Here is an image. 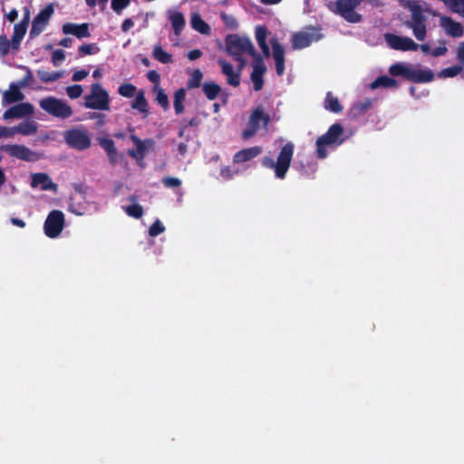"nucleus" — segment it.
Masks as SVG:
<instances>
[{
  "mask_svg": "<svg viewBox=\"0 0 464 464\" xmlns=\"http://www.w3.org/2000/svg\"><path fill=\"white\" fill-rule=\"evenodd\" d=\"M389 73L392 77H402L403 79L416 82L426 83L430 82L434 79V73L430 69H420L414 65L398 62L389 67Z\"/></svg>",
  "mask_w": 464,
  "mask_h": 464,
  "instance_id": "f257e3e1",
  "label": "nucleus"
},
{
  "mask_svg": "<svg viewBox=\"0 0 464 464\" xmlns=\"http://www.w3.org/2000/svg\"><path fill=\"white\" fill-rule=\"evenodd\" d=\"M294 150L295 145L289 141L282 147L276 161L272 158L266 156L262 159L261 164L264 168L274 169L275 175L277 179H284L291 166Z\"/></svg>",
  "mask_w": 464,
  "mask_h": 464,
  "instance_id": "f03ea898",
  "label": "nucleus"
},
{
  "mask_svg": "<svg viewBox=\"0 0 464 464\" xmlns=\"http://www.w3.org/2000/svg\"><path fill=\"white\" fill-rule=\"evenodd\" d=\"M343 127L341 123H334L329 127L327 131L318 137L315 142L316 155L319 159H325L328 155L327 147H337L343 143Z\"/></svg>",
  "mask_w": 464,
  "mask_h": 464,
  "instance_id": "7ed1b4c3",
  "label": "nucleus"
},
{
  "mask_svg": "<svg viewBox=\"0 0 464 464\" xmlns=\"http://www.w3.org/2000/svg\"><path fill=\"white\" fill-rule=\"evenodd\" d=\"M363 0H336L327 4V8L351 24L362 21V16L355 11Z\"/></svg>",
  "mask_w": 464,
  "mask_h": 464,
  "instance_id": "20e7f679",
  "label": "nucleus"
},
{
  "mask_svg": "<svg viewBox=\"0 0 464 464\" xmlns=\"http://www.w3.org/2000/svg\"><path fill=\"white\" fill-rule=\"evenodd\" d=\"M226 52L230 56H238L248 54L253 60L256 55H260L255 49L251 40L246 36H240L239 34H228L225 38Z\"/></svg>",
  "mask_w": 464,
  "mask_h": 464,
  "instance_id": "39448f33",
  "label": "nucleus"
},
{
  "mask_svg": "<svg viewBox=\"0 0 464 464\" xmlns=\"http://www.w3.org/2000/svg\"><path fill=\"white\" fill-rule=\"evenodd\" d=\"M39 106L48 114L63 120L70 118L73 113L72 107L66 102L53 96L40 100Z\"/></svg>",
  "mask_w": 464,
  "mask_h": 464,
  "instance_id": "423d86ee",
  "label": "nucleus"
},
{
  "mask_svg": "<svg viewBox=\"0 0 464 464\" xmlns=\"http://www.w3.org/2000/svg\"><path fill=\"white\" fill-rule=\"evenodd\" d=\"M271 121L269 114L264 111L262 106L254 109L248 118L247 127L242 131L241 137L244 140H247L256 135L260 127L267 129Z\"/></svg>",
  "mask_w": 464,
  "mask_h": 464,
  "instance_id": "0eeeda50",
  "label": "nucleus"
},
{
  "mask_svg": "<svg viewBox=\"0 0 464 464\" xmlns=\"http://www.w3.org/2000/svg\"><path fill=\"white\" fill-rule=\"evenodd\" d=\"M84 107L92 110L109 111L110 96L100 83L91 86V92L84 96Z\"/></svg>",
  "mask_w": 464,
  "mask_h": 464,
  "instance_id": "6e6552de",
  "label": "nucleus"
},
{
  "mask_svg": "<svg viewBox=\"0 0 464 464\" xmlns=\"http://www.w3.org/2000/svg\"><path fill=\"white\" fill-rule=\"evenodd\" d=\"M64 141L72 149L82 151L91 147L92 140L86 130L72 128L64 132Z\"/></svg>",
  "mask_w": 464,
  "mask_h": 464,
  "instance_id": "1a4fd4ad",
  "label": "nucleus"
},
{
  "mask_svg": "<svg viewBox=\"0 0 464 464\" xmlns=\"http://www.w3.org/2000/svg\"><path fill=\"white\" fill-rule=\"evenodd\" d=\"M411 12V21L406 22V26L412 29L413 34L419 41H423L427 35L426 16L422 9L418 5L410 6Z\"/></svg>",
  "mask_w": 464,
  "mask_h": 464,
  "instance_id": "9d476101",
  "label": "nucleus"
},
{
  "mask_svg": "<svg viewBox=\"0 0 464 464\" xmlns=\"http://www.w3.org/2000/svg\"><path fill=\"white\" fill-rule=\"evenodd\" d=\"M0 150L6 152L10 157L16 158L27 162H34L41 158L39 153L31 150L24 145L6 144L1 146Z\"/></svg>",
  "mask_w": 464,
  "mask_h": 464,
  "instance_id": "9b49d317",
  "label": "nucleus"
},
{
  "mask_svg": "<svg viewBox=\"0 0 464 464\" xmlns=\"http://www.w3.org/2000/svg\"><path fill=\"white\" fill-rule=\"evenodd\" d=\"M64 227V215L61 210L51 211L44 222V233L50 238L57 237Z\"/></svg>",
  "mask_w": 464,
  "mask_h": 464,
  "instance_id": "f8f14e48",
  "label": "nucleus"
},
{
  "mask_svg": "<svg viewBox=\"0 0 464 464\" xmlns=\"http://www.w3.org/2000/svg\"><path fill=\"white\" fill-rule=\"evenodd\" d=\"M53 12L54 9L53 4H49L34 16L29 33L30 38L33 39L44 32L45 27L48 25Z\"/></svg>",
  "mask_w": 464,
  "mask_h": 464,
  "instance_id": "ddd939ff",
  "label": "nucleus"
},
{
  "mask_svg": "<svg viewBox=\"0 0 464 464\" xmlns=\"http://www.w3.org/2000/svg\"><path fill=\"white\" fill-rule=\"evenodd\" d=\"M323 37L319 28L310 27L307 31L299 32L293 35L292 44L294 49L308 47L312 43L319 41Z\"/></svg>",
  "mask_w": 464,
  "mask_h": 464,
  "instance_id": "4468645a",
  "label": "nucleus"
},
{
  "mask_svg": "<svg viewBox=\"0 0 464 464\" xmlns=\"http://www.w3.org/2000/svg\"><path fill=\"white\" fill-rule=\"evenodd\" d=\"M384 39L387 44L393 50L399 51H416L419 44L411 38L406 36H399L394 34H385Z\"/></svg>",
  "mask_w": 464,
  "mask_h": 464,
  "instance_id": "2eb2a0df",
  "label": "nucleus"
},
{
  "mask_svg": "<svg viewBox=\"0 0 464 464\" xmlns=\"http://www.w3.org/2000/svg\"><path fill=\"white\" fill-rule=\"evenodd\" d=\"M253 71L250 74V79L254 85V90L258 92L263 89L264 79L263 76L266 72V67L264 63L262 55H256V59L252 62Z\"/></svg>",
  "mask_w": 464,
  "mask_h": 464,
  "instance_id": "dca6fc26",
  "label": "nucleus"
},
{
  "mask_svg": "<svg viewBox=\"0 0 464 464\" xmlns=\"http://www.w3.org/2000/svg\"><path fill=\"white\" fill-rule=\"evenodd\" d=\"M270 44L273 58L276 63V71L277 75L281 76L285 72V48L276 37L270 39Z\"/></svg>",
  "mask_w": 464,
  "mask_h": 464,
  "instance_id": "f3484780",
  "label": "nucleus"
},
{
  "mask_svg": "<svg viewBox=\"0 0 464 464\" xmlns=\"http://www.w3.org/2000/svg\"><path fill=\"white\" fill-rule=\"evenodd\" d=\"M34 113V106L29 102H23L7 109L3 115L5 120L22 118Z\"/></svg>",
  "mask_w": 464,
  "mask_h": 464,
  "instance_id": "a211bd4d",
  "label": "nucleus"
},
{
  "mask_svg": "<svg viewBox=\"0 0 464 464\" xmlns=\"http://www.w3.org/2000/svg\"><path fill=\"white\" fill-rule=\"evenodd\" d=\"M218 63L221 67V72L227 77V82L233 87L239 86L241 75L234 70L233 65L224 59H219Z\"/></svg>",
  "mask_w": 464,
  "mask_h": 464,
  "instance_id": "6ab92c4d",
  "label": "nucleus"
},
{
  "mask_svg": "<svg viewBox=\"0 0 464 464\" xmlns=\"http://www.w3.org/2000/svg\"><path fill=\"white\" fill-rule=\"evenodd\" d=\"M63 32L65 34H72L76 36L78 39L87 38L91 36L89 31V24L87 23L83 24H72L67 23L63 25Z\"/></svg>",
  "mask_w": 464,
  "mask_h": 464,
  "instance_id": "aec40b11",
  "label": "nucleus"
},
{
  "mask_svg": "<svg viewBox=\"0 0 464 464\" xmlns=\"http://www.w3.org/2000/svg\"><path fill=\"white\" fill-rule=\"evenodd\" d=\"M39 186L42 190H57V185L52 181L46 173L39 172L32 174L31 187L37 188Z\"/></svg>",
  "mask_w": 464,
  "mask_h": 464,
  "instance_id": "412c9836",
  "label": "nucleus"
},
{
  "mask_svg": "<svg viewBox=\"0 0 464 464\" xmlns=\"http://www.w3.org/2000/svg\"><path fill=\"white\" fill-rule=\"evenodd\" d=\"M261 153L262 148L260 146L246 148L235 153L233 162L235 164L244 163L255 159Z\"/></svg>",
  "mask_w": 464,
  "mask_h": 464,
  "instance_id": "4be33fe9",
  "label": "nucleus"
},
{
  "mask_svg": "<svg viewBox=\"0 0 464 464\" xmlns=\"http://www.w3.org/2000/svg\"><path fill=\"white\" fill-rule=\"evenodd\" d=\"M441 26L448 35L454 38L461 37L464 34V28L462 24L448 16L441 18Z\"/></svg>",
  "mask_w": 464,
  "mask_h": 464,
  "instance_id": "5701e85b",
  "label": "nucleus"
},
{
  "mask_svg": "<svg viewBox=\"0 0 464 464\" xmlns=\"http://www.w3.org/2000/svg\"><path fill=\"white\" fill-rule=\"evenodd\" d=\"M99 145L106 151L110 163L114 166L118 163V151L113 140L106 137L98 138Z\"/></svg>",
  "mask_w": 464,
  "mask_h": 464,
  "instance_id": "b1692460",
  "label": "nucleus"
},
{
  "mask_svg": "<svg viewBox=\"0 0 464 464\" xmlns=\"http://www.w3.org/2000/svg\"><path fill=\"white\" fill-rule=\"evenodd\" d=\"M168 18L176 35H179L185 27V18L182 13L176 10L168 11Z\"/></svg>",
  "mask_w": 464,
  "mask_h": 464,
  "instance_id": "393cba45",
  "label": "nucleus"
},
{
  "mask_svg": "<svg viewBox=\"0 0 464 464\" xmlns=\"http://www.w3.org/2000/svg\"><path fill=\"white\" fill-rule=\"evenodd\" d=\"M130 106L133 110L140 112L144 119L147 118L150 114L149 104L146 100L145 93L142 90L136 93L135 99L131 102Z\"/></svg>",
  "mask_w": 464,
  "mask_h": 464,
  "instance_id": "a878e982",
  "label": "nucleus"
},
{
  "mask_svg": "<svg viewBox=\"0 0 464 464\" xmlns=\"http://www.w3.org/2000/svg\"><path fill=\"white\" fill-rule=\"evenodd\" d=\"M3 99L5 103H14L21 102L24 99V93L20 91V86L15 83H11L9 90L4 92Z\"/></svg>",
  "mask_w": 464,
  "mask_h": 464,
  "instance_id": "bb28decb",
  "label": "nucleus"
},
{
  "mask_svg": "<svg viewBox=\"0 0 464 464\" xmlns=\"http://www.w3.org/2000/svg\"><path fill=\"white\" fill-rule=\"evenodd\" d=\"M398 88L399 82L397 80H395L393 77H390L387 75H382L377 77L372 83L371 88L372 89H377V88Z\"/></svg>",
  "mask_w": 464,
  "mask_h": 464,
  "instance_id": "cd10ccee",
  "label": "nucleus"
},
{
  "mask_svg": "<svg viewBox=\"0 0 464 464\" xmlns=\"http://www.w3.org/2000/svg\"><path fill=\"white\" fill-rule=\"evenodd\" d=\"M191 27L202 34H210V26L202 19L199 14L194 13L190 20Z\"/></svg>",
  "mask_w": 464,
  "mask_h": 464,
  "instance_id": "c85d7f7f",
  "label": "nucleus"
},
{
  "mask_svg": "<svg viewBox=\"0 0 464 464\" xmlns=\"http://www.w3.org/2000/svg\"><path fill=\"white\" fill-rule=\"evenodd\" d=\"M324 107L325 110L334 113H340L343 111V106L341 105L338 98L334 96L331 92L326 93Z\"/></svg>",
  "mask_w": 464,
  "mask_h": 464,
  "instance_id": "c756f323",
  "label": "nucleus"
},
{
  "mask_svg": "<svg viewBox=\"0 0 464 464\" xmlns=\"http://www.w3.org/2000/svg\"><path fill=\"white\" fill-rule=\"evenodd\" d=\"M372 106V101L365 99L364 101L355 102L350 109V116L358 118L363 115Z\"/></svg>",
  "mask_w": 464,
  "mask_h": 464,
  "instance_id": "7c9ffc66",
  "label": "nucleus"
},
{
  "mask_svg": "<svg viewBox=\"0 0 464 464\" xmlns=\"http://www.w3.org/2000/svg\"><path fill=\"white\" fill-rule=\"evenodd\" d=\"M202 91L209 101H213L220 93L221 87L214 82H205L202 84Z\"/></svg>",
  "mask_w": 464,
  "mask_h": 464,
  "instance_id": "2f4dec72",
  "label": "nucleus"
},
{
  "mask_svg": "<svg viewBox=\"0 0 464 464\" xmlns=\"http://www.w3.org/2000/svg\"><path fill=\"white\" fill-rule=\"evenodd\" d=\"M14 130L15 133H20L22 135H33L37 131V124L32 121H24L17 126H14Z\"/></svg>",
  "mask_w": 464,
  "mask_h": 464,
  "instance_id": "473e14b6",
  "label": "nucleus"
},
{
  "mask_svg": "<svg viewBox=\"0 0 464 464\" xmlns=\"http://www.w3.org/2000/svg\"><path fill=\"white\" fill-rule=\"evenodd\" d=\"M130 200L131 202H136L137 197L130 196ZM123 209L128 216L134 218L136 219H139L143 216V208L140 205L136 204V203L130 205V206H126L123 208Z\"/></svg>",
  "mask_w": 464,
  "mask_h": 464,
  "instance_id": "72a5a7b5",
  "label": "nucleus"
},
{
  "mask_svg": "<svg viewBox=\"0 0 464 464\" xmlns=\"http://www.w3.org/2000/svg\"><path fill=\"white\" fill-rule=\"evenodd\" d=\"M186 98V90L184 88H180L177 90L174 93V102L173 106L175 110V113L177 115L181 114L184 111L183 102Z\"/></svg>",
  "mask_w": 464,
  "mask_h": 464,
  "instance_id": "f704fd0d",
  "label": "nucleus"
},
{
  "mask_svg": "<svg viewBox=\"0 0 464 464\" xmlns=\"http://www.w3.org/2000/svg\"><path fill=\"white\" fill-rule=\"evenodd\" d=\"M152 56L154 59L161 63H170L173 62L172 55L163 50L160 45H155L152 51Z\"/></svg>",
  "mask_w": 464,
  "mask_h": 464,
  "instance_id": "c9c22d12",
  "label": "nucleus"
},
{
  "mask_svg": "<svg viewBox=\"0 0 464 464\" xmlns=\"http://www.w3.org/2000/svg\"><path fill=\"white\" fill-rule=\"evenodd\" d=\"M37 76L42 82H53L63 76V72H48L44 70H37Z\"/></svg>",
  "mask_w": 464,
  "mask_h": 464,
  "instance_id": "e433bc0d",
  "label": "nucleus"
},
{
  "mask_svg": "<svg viewBox=\"0 0 464 464\" xmlns=\"http://www.w3.org/2000/svg\"><path fill=\"white\" fill-rule=\"evenodd\" d=\"M146 143H149L151 145L153 143V141L151 140H142L139 144L136 145V150H129L128 154L131 158H134L137 160L143 159L146 154V151H147Z\"/></svg>",
  "mask_w": 464,
  "mask_h": 464,
  "instance_id": "4c0bfd02",
  "label": "nucleus"
},
{
  "mask_svg": "<svg viewBox=\"0 0 464 464\" xmlns=\"http://www.w3.org/2000/svg\"><path fill=\"white\" fill-rule=\"evenodd\" d=\"M203 73L199 69H195L187 82V88L188 90L198 88L201 85Z\"/></svg>",
  "mask_w": 464,
  "mask_h": 464,
  "instance_id": "58836bf2",
  "label": "nucleus"
},
{
  "mask_svg": "<svg viewBox=\"0 0 464 464\" xmlns=\"http://www.w3.org/2000/svg\"><path fill=\"white\" fill-rule=\"evenodd\" d=\"M136 90L132 83H122L118 88V93L122 97L130 98L135 95Z\"/></svg>",
  "mask_w": 464,
  "mask_h": 464,
  "instance_id": "ea45409f",
  "label": "nucleus"
},
{
  "mask_svg": "<svg viewBox=\"0 0 464 464\" xmlns=\"http://www.w3.org/2000/svg\"><path fill=\"white\" fill-rule=\"evenodd\" d=\"M155 89L157 91L156 101L164 110H168L169 108V102L164 90L157 87Z\"/></svg>",
  "mask_w": 464,
  "mask_h": 464,
  "instance_id": "a19ab883",
  "label": "nucleus"
},
{
  "mask_svg": "<svg viewBox=\"0 0 464 464\" xmlns=\"http://www.w3.org/2000/svg\"><path fill=\"white\" fill-rule=\"evenodd\" d=\"M463 68H464V66H462L460 64L445 68V69H443L440 72V76H442V77H455V76H457L459 73H460L462 72Z\"/></svg>",
  "mask_w": 464,
  "mask_h": 464,
  "instance_id": "79ce46f5",
  "label": "nucleus"
},
{
  "mask_svg": "<svg viewBox=\"0 0 464 464\" xmlns=\"http://www.w3.org/2000/svg\"><path fill=\"white\" fill-rule=\"evenodd\" d=\"M99 47L95 44H84L79 47V53L82 55H91L99 52Z\"/></svg>",
  "mask_w": 464,
  "mask_h": 464,
  "instance_id": "37998d69",
  "label": "nucleus"
},
{
  "mask_svg": "<svg viewBox=\"0 0 464 464\" xmlns=\"http://www.w3.org/2000/svg\"><path fill=\"white\" fill-rule=\"evenodd\" d=\"M255 35L257 44H263L266 42L267 28L265 25H258L256 27Z\"/></svg>",
  "mask_w": 464,
  "mask_h": 464,
  "instance_id": "c03bdc74",
  "label": "nucleus"
},
{
  "mask_svg": "<svg viewBox=\"0 0 464 464\" xmlns=\"http://www.w3.org/2000/svg\"><path fill=\"white\" fill-rule=\"evenodd\" d=\"M82 87L80 84H74L66 88L67 95L71 99H77L82 94Z\"/></svg>",
  "mask_w": 464,
  "mask_h": 464,
  "instance_id": "a18cd8bd",
  "label": "nucleus"
},
{
  "mask_svg": "<svg viewBox=\"0 0 464 464\" xmlns=\"http://www.w3.org/2000/svg\"><path fill=\"white\" fill-rule=\"evenodd\" d=\"M165 231V227L163 226V224L159 220L157 219L150 227L149 229V235L150 237H157L159 236L160 234L163 233Z\"/></svg>",
  "mask_w": 464,
  "mask_h": 464,
  "instance_id": "49530a36",
  "label": "nucleus"
},
{
  "mask_svg": "<svg viewBox=\"0 0 464 464\" xmlns=\"http://www.w3.org/2000/svg\"><path fill=\"white\" fill-rule=\"evenodd\" d=\"M130 0H111V8L115 13L120 14L121 11L130 5Z\"/></svg>",
  "mask_w": 464,
  "mask_h": 464,
  "instance_id": "de8ad7c7",
  "label": "nucleus"
},
{
  "mask_svg": "<svg viewBox=\"0 0 464 464\" xmlns=\"http://www.w3.org/2000/svg\"><path fill=\"white\" fill-rule=\"evenodd\" d=\"M166 188H179L181 185V180L175 177H164L161 180Z\"/></svg>",
  "mask_w": 464,
  "mask_h": 464,
  "instance_id": "09e8293b",
  "label": "nucleus"
},
{
  "mask_svg": "<svg viewBox=\"0 0 464 464\" xmlns=\"http://www.w3.org/2000/svg\"><path fill=\"white\" fill-rule=\"evenodd\" d=\"M221 19L228 28L237 29L238 24L233 15L223 13L221 14Z\"/></svg>",
  "mask_w": 464,
  "mask_h": 464,
  "instance_id": "8fccbe9b",
  "label": "nucleus"
},
{
  "mask_svg": "<svg viewBox=\"0 0 464 464\" xmlns=\"http://www.w3.org/2000/svg\"><path fill=\"white\" fill-rule=\"evenodd\" d=\"M9 41L5 34L0 35V56H5L9 53Z\"/></svg>",
  "mask_w": 464,
  "mask_h": 464,
  "instance_id": "3c124183",
  "label": "nucleus"
},
{
  "mask_svg": "<svg viewBox=\"0 0 464 464\" xmlns=\"http://www.w3.org/2000/svg\"><path fill=\"white\" fill-rule=\"evenodd\" d=\"M87 118L96 120V125L98 127H102L105 124V114L102 112H88Z\"/></svg>",
  "mask_w": 464,
  "mask_h": 464,
  "instance_id": "603ef678",
  "label": "nucleus"
},
{
  "mask_svg": "<svg viewBox=\"0 0 464 464\" xmlns=\"http://www.w3.org/2000/svg\"><path fill=\"white\" fill-rule=\"evenodd\" d=\"M27 28H28V25L24 24V23L19 22L18 24H14L13 34L24 38L26 34Z\"/></svg>",
  "mask_w": 464,
  "mask_h": 464,
  "instance_id": "864d4df0",
  "label": "nucleus"
},
{
  "mask_svg": "<svg viewBox=\"0 0 464 464\" xmlns=\"http://www.w3.org/2000/svg\"><path fill=\"white\" fill-rule=\"evenodd\" d=\"M447 52L448 48L446 47V42L441 41L440 46H438L431 51V55L434 57H440L445 55Z\"/></svg>",
  "mask_w": 464,
  "mask_h": 464,
  "instance_id": "5fc2aeb1",
  "label": "nucleus"
},
{
  "mask_svg": "<svg viewBox=\"0 0 464 464\" xmlns=\"http://www.w3.org/2000/svg\"><path fill=\"white\" fill-rule=\"evenodd\" d=\"M65 59V53L63 50L58 49L55 50L52 54V62L53 63L57 66L61 62H63Z\"/></svg>",
  "mask_w": 464,
  "mask_h": 464,
  "instance_id": "6e6d98bb",
  "label": "nucleus"
},
{
  "mask_svg": "<svg viewBox=\"0 0 464 464\" xmlns=\"http://www.w3.org/2000/svg\"><path fill=\"white\" fill-rule=\"evenodd\" d=\"M15 134L14 127L0 126V138H10Z\"/></svg>",
  "mask_w": 464,
  "mask_h": 464,
  "instance_id": "4d7b16f0",
  "label": "nucleus"
},
{
  "mask_svg": "<svg viewBox=\"0 0 464 464\" xmlns=\"http://www.w3.org/2000/svg\"><path fill=\"white\" fill-rule=\"evenodd\" d=\"M456 59L460 65L464 66V42H460L458 45Z\"/></svg>",
  "mask_w": 464,
  "mask_h": 464,
  "instance_id": "13d9d810",
  "label": "nucleus"
},
{
  "mask_svg": "<svg viewBox=\"0 0 464 464\" xmlns=\"http://www.w3.org/2000/svg\"><path fill=\"white\" fill-rule=\"evenodd\" d=\"M24 38L14 35H12L11 40L9 41V47L14 51H17L20 48L21 42Z\"/></svg>",
  "mask_w": 464,
  "mask_h": 464,
  "instance_id": "bf43d9fd",
  "label": "nucleus"
},
{
  "mask_svg": "<svg viewBox=\"0 0 464 464\" xmlns=\"http://www.w3.org/2000/svg\"><path fill=\"white\" fill-rule=\"evenodd\" d=\"M25 70H26V73L18 84L20 87H24V86L28 85L33 81L32 71L28 67H25Z\"/></svg>",
  "mask_w": 464,
  "mask_h": 464,
  "instance_id": "052dcab7",
  "label": "nucleus"
},
{
  "mask_svg": "<svg viewBox=\"0 0 464 464\" xmlns=\"http://www.w3.org/2000/svg\"><path fill=\"white\" fill-rule=\"evenodd\" d=\"M147 78L150 82H151L152 83H154L156 85H159L160 81V75L155 70H151V71L148 72Z\"/></svg>",
  "mask_w": 464,
  "mask_h": 464,
  "instance_id": "680f3d73",
  "label": "nucleus"
},
{
  "mask_svg": "<svg viewBox=\"0 0 464 464\" xmlns=\"http://www.w3.org/2000/svg\"><path fill=\"white\" fill-rule=\"evenodd\" d=\"M89 74V72L87 70H79V71H76L73 72L72 74V81L74 82H80L82 80H83L84 78H86Z\"/></svg>",
  "mask_w": 464,
  "mask_h": 464,
  "instance_id": "e2e57ef3",
  "label": "nucleus"
},
{
  "mask_svg": "<svg viewBox=\"0 0 464 464\" xmlns=\"http://www.w3.org/2000/svg\"><path fill=\"white\" fill-rule=\"evenodd\" d=\"M233 59L238 63L237 71L241 74L243 69L246 65V60L243 57V55L234 56Z\"/></svg>",
  "mask_w": 464,
  "mask_h": 464,
  "instance_id": "0e129e2a",
  "label": "nucleus"
},
{
  "mask_svg": "<svg viewBox=\"0 0 464 464\" xmlns=\"http://www.w3.org/2000/svg\"><path fill=\"white\" fill-rule=\"evenodd\" d=\"M202 52L199 49H193L189 51L187 54V57L190 61L197 60L202 56Z\"/></svg>",
  "mask_w": 464,
  "mask_h": 464,
  "instance_id": "69168bd1",
  "label": "nucleus"
},
{
  "mask_svg": "<svg viewBox=\"0 0 464 464\" xmlns=\"http://www.w3.org/2000/svg\"><path fill=\"white\" fill-rule=\"evenodd\" d=\"M134 25V23L133 21L130 19V18H126L122 24H121V30L122 32L126 33L128 32L130 28H132Z\"/></svg>",
  "mask_w": 464,
  "mask_h": 464,
  "instance_id": "338daca9",
  "label": "nucleus"
},
{
  "mask_svg": "<svg viewBox=\"0 0 464 464\" xmlns=\"http://www.w3.org/2000/svg\"><path fill=\"white\" fill-rule=\"evenodd\" d=\"M220 174L222 177H224L227 179H230L233 178V172L231 171V169L228 166L223 167L220 170Z\"/></svg>",
  "mask_w": 464,
  "mask_h": 464,
  "instance_id": "774afa93",
  "label": "nucleus"
}]
</instances>
